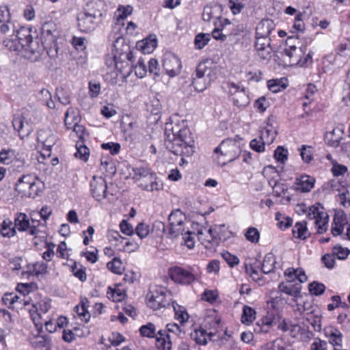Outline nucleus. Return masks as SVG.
Segmentation results:
<instances>
[{
  "mask_svg": "<svg viewBox=\"0 0 350 350\" xmlns=\"http://www.w3.org/2000/svg\"><path fill=\"white\" fill-rule=\"evenodd\" d=\"M186 216L180 209L174 210L168 216L169 229L167 237L174 239L183 235Z\"/></svg>",
  "mask_w": 350,
  "mask_h": 350,
  "instance_id": "39448f33",
  "label": "nucleus"
},
{
  "mask_svg": "<svg viewBox=\"0 0 350 350\" xmlns=\"http://www.w3.org/2000/svg\"><path fill=\"white\" fill-rule=\"evenodd\" d=\"M308 289L311 294L319 296L325 292V286L322 283H319L318 282H312L309 284Z\"/></svg>",
  "mask_w": 350,
  "mask_h": 350,
  "instance_id": "37998d69",
  "label": "nucleus"
},
{
  "mask_svg": "<svg viewBox=\"0 0 350 350\" xmlns=\"http://www.w3.org/2000/svg\"><path fill=\"white\" fill-rule=\"evenodd\" d=\"M148 305L153 310L170 306L172 303V295L170 291L161 286L150 291L146 296Z\"/></svg>",
  "mask_w": 350,
  "mask_h": 350,
  "instance_id": "f03ea898",
  "label": "nucleus"
},
{
  "mask_svg": "<svg viewBox=\"0 0 350 350\" xmlns=\"http://www.w3.org/2000/svg\"><path fill=\"white\" fill-rule=\"evenodd\" d=\"M221 256L224 260L228 263V265L233 267L234 265H237L239 263V260L237 256L231 254L228 252H225L221 253Z\"/></svg>",
  "mask_w": 350,
  "mask_h": 350,
  "instance_id": "5fc2aeb1",
  "label": "nucleus"
},
{
  "mask_svg": "<svg viewBox=\"0 0 350 350\" xmlns=\"http://www.w3.org/2000/svg\"><path fill=\"white\" fill-rule=\"evenodd\" d=\"M114 46L116 51L113 55V60L117 69L121 68L119 67V64L124 62L125 60L133 62L134 53L131 51L130 46L128 44H123L121 49H118L116 45H114Z\"/></svg>",
  "mask_w": 350,
  "mask_h": 350,
  "instance_id": "4468645a",
  "label": "nucleus"
},
{
  "mask_svg": "<svg viewBox=\"0 0 350 350\" xmlns=\"http://www.w3.org/2000/svg\"><path fill=\"white\" fill-rule=\"evenodd\" d=\"M274 158L284 163L288 159V150L282 146H278L274 151Z\"/></svg>",
  "mask_w": 350,
  "mask_h": 350,
  "instance_id": "3c124183",
  "label": "nucleus"
},
{
  "mask_svg": "<svg viewBox=\"0 0 350 350\" xmlns=\"http://www.w3.org/2000/svg\"><path fill=\"white\" fill-rule=\"evenodd\" d=\"M244 235L245 239L252 243H256L259 241L260 232L258 230L254 227L248 228Z\"/></svg>",
  "mask_w": 350,
  "mask_h": 350,
  "instance_id": "4c0bfd02",
  "label": "nucleus"
},
{
  "mask_svg": "<svg viewBox=\"0 0 350 350\" xmlns=\"http://www.w3.org/2000/svg\"><path fill=\"white\" fill-rule=\"evenodd\" d=\"M265 142L261 140L260 138L259 139H254L250 142V148L255 150L257 152H262L265 150Z\"/></svg>",
  "mask_w": 350,
  "mask_h": 350,
  "instance_id": "052dcab7",
  "label": "nucleus"
},
{
  "mask_svg": "<svg viewBox=\"0 0 350 350\" xmlns=\"http://www.w3.org/2000/svg\"><path fill=\"white\" fill-rule=\"evenodd\" d=\"M309 219H324L327 217V214L323 211V207L320 204H317L309 207L307 213Z\"/></svg>",
  "mask_w": 350,
  "mask_h": 350,
  "instance_id": "a878e982",
  "label": "nucleus"
},
{
  "mask_svg": "<svg viewBox=\"0 0 350 350\" xmlns=\"http://www.w3.org/2000/svg\"><path fill=\"white\" fill-rule=\"evenodd\" d=\"M193 141L190 137L189 130L183 129L174 131L172 124H166L165 129V146L176 155H190L193 152Z\"/></svg>",
  "mask_w": 350,
  "mask_h": 350,
  "instance_id": "f257e3e1",
  "label": "nucleus"
},
{
  "mask_svg": "<svg viewBox=\"0 0 350 350\" xmlns=\"http://www.w3.org/2000/svg\"><path fill=\"white\" fill-rule=\"evenodd\" d=\"M101 147L105 150H109L110 153L113 155L117 154L120 150V145L118 143H103Z\"/></svg>",
  "mask_w": 350,
  "mask_h": 350,
  "instance_id": "680f3d73",
  "label": "nucleus"
},
{
  "mask_svg": "<svg viewBox=\"0 0 350 350\" xmlns=\"http://www.w3.org/2000/svg\"><path fill=\"white\" fill-rule=\"evenodd\" d=\"M172 304L176 319L178 320L181 323H184L187 321L189 319V314L186 310L178 304H174V302Z\"/></svg>",
  "mask_w": 350,
  "mask_h": 350,
  "instance_id": "72a5a7b5",
  "label": "nucleus"
},
{
  "mask_svg": "<svg viewBox=\"0 0 350 350\" xmlns=\"http://www.w3.org/2000/svg\"><path fill=\"white\" fill-rule=\"evenodd\" d=\"M315 180L308 175H302L295 180V188L301 192H308L314 187Z\"/></svg>",
  "mask_w": 350,
  "mask_h": 350,
  "instance_id": "412c9836",
  "label": "nucleus"
},
{
  "mask_svg": "<svg viewBox=\"0 0 350 350\" xmlns=\"http://www.w3.org/2000/svg\"><path fill=\"white\" fill-rule=\"evenodd\" d=\"M299 150L301 159L305 163H309L313 160V148L312 146L302 145Z\"/></svg>",
  "mask_w": 350,
  "mask_h": 350,
  "instance_id": "c9c22d12",
  "label": "nucleus"
},
{
  "mask_svg": "<svg viewBox=\"0 0 350 350\" xmlns=\"http://www.w3.org/2000/svg\"><path fill=\"white\" fill-rule=\"evenodd\" d=\"M267 86L272 92L277 93L286 88L284 83H282L280 79H272L267 82Z\"/></svg>",
  "mask_w": 350,
  "mask_h": 350,
  "instance_id": "a18cd8bd",
  "label": "nucleus"
},
{
  "mask_svg": "<svg viewBox=\"0 0 350 350\" xmlns=\"http://www.w3.org/2000/svg\"><path fill=\"white\" fill-rule=\"evenodd\" d=\"M210 40V34L200 33L195 37L194 44L196 49H203Z\"/></svg>",
  "mask_w": 350,
  "mask_h": 350,
  "instance_id": "58836bf2",
  "label": "nucleus"
},
{
  "mask_svg": "<svg viewBox=\"0 0 350 350\" xmlns=\"http://www.w3.org/2000/svg\"><path fill=\"white\" fill-rule=\"evenodd\" d=\"M198 269L197 267H189L188 269H184L175 266L169 269V274L171 279L176 283L190 285L199 277Z\"/></svg>",
  "mask_w": 350,
  "mask_h": 350,
  "instance_id": "7ed1b4c3",
  "label": "nucleus"
},
{
  "mask_svg": "<svg viewBox=\"0 0 350 350\" xmlns=\"http://www.w3.org/2000/svg\"><path fill=\"white\" fill-rule=\"evenodd\" d=\"M311 350H327V342L317 338L311 345Z\"/></svg>",
  "mask_w": 350,
  "mask_h": 350,
  "instance_id": "774afa93",
  "label": "nucleus"
},
{
  "mask_svg": "<svg viewBox=\"0 0 350 350\" xmlns=\"http://www.w3.org/2000/svg\"><path fill=\"white\" fill-rule=\"evenodd\" d=\"M259 265L254 264V265H245V272L250 275V276L255 281L259 280L261 278V275L258 271Z\"/></svg>",
  "mask_w": 350,
  "mask_h": 350,
  "instance_id": "09e8293b",
  "label": "nucleus"
},
{
  "mask_svg": "<svg viewBox=\"0 0 350 350\" xmlns=\"http://www.w3.org/2000/svg\"><path fill=\"white\" fill-rule=\"evenodd\" d=\"M29 226V220L25 213H18L14 219V227L19 231L27 230Z\"/></svg>",
  "mask_w": 350,
  "mask_h": 350,
  "instance_id": "c756f323",
  "label": "nucleus"
},
{
  "mask_svg": "<svg viewBox=\"0 0 350 350\" xmlns=\"http://www.w3.org/2000/svg\"><path fill=\"white\" fill-rule=\"evenodd\" d=\"M306 224H307L305 221L297 222L295 224L292 230L294 237L304 240L308 237L309 233L308 232Z\"/></svg>",
  "mask_w": 350,
  "mask_h": 350,
  "instance_id": "cd10ccee",
  "label": "nucleus"
},
{
  "mask_svg": "<svg viewBox=\"0 0 350 350\" xmlns=\"http://www.w3.org/2000/svg\"><path fill=\"white\" fill-rule=\"evenodd\" d=\"M328 224V217L324 219H319L314 221V224L317 228V232L322 234L327 230Z\"/></svg>",
  "mask_w": 350,
  "mask_h": 350,
  "instance_id": "0e129e2a",
  "label": "nucleus"
},
{
  "mask_svg": "<svg viewBox=\"0 0 350 350\" xmlns=\"http://www.w3.org/2000/svg\"><path fill=\"white\" fill-rule=\"evenodd\" d=\"M256 311L252 308L244 306L243 308V313L241 316V322L243 324L249 325L255 319Z\"/></svg>",
  "mask_w": 350,
  "mask_h": 350,
  "instance_id": "7c9ffc66",
  "label": "nucleus"
},
{
  "mask_svg": "<svg viewBox=\"0 0 350 350\" xmlns=\"http://www.w3.org/2000/svg\"><path fill=\"white\" fill-rule=\"evenodd\" d=\"M191 338L198 345H206V331L204 329L200 328L196 329L193 332L191 333Z\"/></svg>",
  "mask_w": 350,
  "mask_h": 350,
  "instance_id": "f704fd0d",
  "label": "nucleus"
},
{
  "mask_svg": "<svg viewBox=\"0 0 350 350\" xmlns=\"http://www.w3.org/2000/svg\"><path fill=\"white\" fill-rule=\"evenodd\" d=\"M38 142L42 144L43 151L50 156L51 148L56 142V137L50 131L41 130L38 133Z\"/></svg>",
  "mask_w": 350,
  "mask_h": 350,
  "instance_id": "2eb2a0df",
  "label": "nucleus"
},
{
  "mask_svg": "<svg viewBox=\"0 0 350 350\" xmlns=\"http://www.w3.org/2000/svg\"><path fill=\"white\" fill-rule=\"evenodd\" d=\"M102 21L95 18L91 14L83 10L77 16V26L79 29L84 33H90L94 31Z\"/></svg>",
  "mask_w": 350,
  "mask_h": 350,
  "instance_id": "6e6552de",
  "label": "nucleus"
},
{
  "mask_svg": "<svg viewBox=\"0 0 350 350\" xmlns=\"http://www.w3.org/2000/svg\"><path fill=\"white\" fill-rule=\"evenodd\" d=\"M107 268L113 273L116 274H122L124 270L122 262L118 258H114L111 261L107 264Z\"/></svg>",
  "mask_w": 350,
  "mask_h": 350,
  "instance_id": "a19ab883",
  "label": "nucleus"
},
{
  "mask_svg": "<svg viewBox=\"0 0 350 350\" xmlns=\"http://www.w3.org/2000/svg\"><path fill=\"white\" fill-rule=\"evenodd\" d=\"M333 254L337 256L340 260H345L350 254V250L346 247H342L339 245H335L332 249Z\"/></svg>",
  "mask_w": 350,
  "mask_h": 350,
  "instance_id": "49530a36",
  "label": "nucleus"
},
{
  "mask_svg": "<svg viewBox=\"0 0 350 350\" xmlns=\"http://www.w3.org/2000/svg\"><path fill=\"white\" fill-rule=\"evenodd\" d=\"M71 269L73 275L76 278H79L81 282L86 280L87 276L85 273V268L83 267L81 265L75 262L74 265L71 267Z\"/></svg>",
  "mask_w": 350,
  "mask_h": 350,
  "instance_id": "79ce46f5",
  "label": "nucleus"
},
{
  "mask_svg": "<svg viewBox=\"0 0 350 350\" xmlns=\"http://www.w3.org/2000/svg\"><path fill=\"white\" fill-rule=\"evenodd\" d=\"M133 179L136 181H139L145 179L150 183V185H146L144 189L148 191L157 190V183L154 181L153 174L150 172V169L147 167H136L133 170Z\"/></svg>",
  "mask_w": 350,
  "mask_h": 350,
  "instance_id": "f8f14e48",
  "label": "nucleus"
},
{
  "mask_svg": "<svg viewBox=\"0 0 350 350\" xmlns=\"http://www.w3.org/2000/svg\"><path fill=\"white\" fill-rule=\"evenodd\" d=\"M278 289L280 292L284 293L295 297H297L300 295L301 286L298 283L294 284H287L284 282H281L278 286Z\"/></svg>",
  "mask_w": 350,
  "mask_h": 350,
  "instance_id": "b1692460",
  "label": "nucleus"
},
{
  "mask_svg": "<svg viewBox=\"0 0 350 350\" xmlns=\"http://www.w3.org/2000/svg\"><path fill=\"white\" fill-rule=\"evenodd\" d=\"M286 302L284 299L281 295H279L271 297L270 300L267 301V306L269 308L279 310Z\"/></svg>",
  "mask_w": 350,
  "mask_h": 350,
  "instance_id": "de8ad7c7",
  "label": "nucleus"
},
{
  "mask_svg": "<svg viewBox=\"0 0 350 350\" xmlns=\"http://www.w3.org/2000/svg\"><path fill=\"white\" fill-rule=\"evenodd\" d=\"M135 232L140 239H144L146 237L150 232L149 226L144 223H140L137 226Z\"/></svg>",
  "mask_w": 350,
  "mask_h": 350,
  "instance_id": "4d7b16f0",
  "label": "nucleus"
},
{
  "mask_svg": "<svg viewBox=\"0 0 350 350\" xmlns=\"http://www.w3.org/2000/svg\"><path fill=\"white\" fill-rule=\"evenodd\" d=\"M166 329L167 333L173 336L172 340H175L176 338L180 337L182 334V330L176 323H168L166 325Z\"/></svg>",
  "mask_w": 350,
  "mask_h": 350,
  "instance_id": "603ef678",
  "label": "nucleus"
},
{
  "mask_svg": "<svg viewBox=\"0 0 350 350\" xmlns=\"http://www.w3.org/2000/svg\"><path fill=\"white\" fill-rule=\"evenodd\" d=\"M266 350H293L292 349L286 347L284 342L281 339H276L271 343L267 344Z\"/></svg>",
  "mask_w": 350,
  "mask_h": 350,
  "instance_id": "8fccbe9b",
  "label": "nucleus"
},
{
  "mask_svg": "<svg viewBox=\"0 0 350 350\" xmlns=\"http://www.w3.org/2000/svg\"><path fill=\"white\" fill-rule=\"evenodd\" d=\"M107 7L104 0H91L86 3L83 10L102 21L107 14Z\"/></svg>",
  "mask_w": 350,
  "mask_h": 350,
  "instance_id": "9d476101",
  "label": "nucleus"
},
{
  "mask_svg": "<svg viewBox=\"0 0 350 350\" xmlns=\"http://www.w3.org/2000/svg\"><path fill=\"white\" fill-rule=\"evenodd\" d=\"M90 187L92 194L97 201L107 197V186L105 179L102 176H94L90 181Z\"/></svg>",
  "mask_w": 350,
  "mask_h": 350,
  "instance_id": "9b49d317",
  "label": "nucleus"
},
{
  "mask_svg": "<svg viewBox=\"0 0 350 350\" xmlns=\"http://www.w3.org/2000/svg\"><path fill=\"white\" fill-rule=\"evenodd\" d=\"M157 334L155 336L157 347L161 350H170L173 336L170 333H167V329L159 330Z\"/></svg>",
  "mask_w": 350,
  "mask_h": 350,
  "instance_id": "a211bd4d",
  "label": "nucleus"
},
{
  "mask_svg": "<svg viewBox=\"0 0 350 350\" xmlns=\"http://www.w3.org/2000/svg\"><path fill=\"white\" fill-rule=\"evenodd\" d=\"M163 67L166 74L173 77L180 72L181 63L180 59L174 55H165L163 61Z\"/></svg>",
  "mask_w": 350,
  "mask_h": 350,
  "instance_id": "ddd939ff",
  "label": "nucleus"
},
{
  "mask_svg": "<svg viewBox=\"0 0 350 350\" xmlns=\"http://www.w3.org/2000/svg\"><path fill=\"white\" fill-rule=\"evenodd\" d=\"M85 41L84 38L74 36L72 44L77 50L83 51L86 49Z\"/></svg>",
  "mask_w": 350,
  "mask_h": 350,
  "instance_id": "13d9d810",
  "label": "nucleus"
},
{
  "mask_svg": "<svg viewBox=\"0 0 350 350\" xmlns=\"http://www.w3.org/2000/svg\"><path fill=\"white\" fill-rule=\"evenodd\" d=\"M89 149L85 146H80L77 147V152L75 153V156L77 158H79L83 161H87L89 157Z\"/></svg>",
  "mask_w": 350,
  "mask_h": 350,
  "instance_id": "6e6d98bb",
  "label": "nucleus"
},
{
  "mask_svg": "<svg viewBox=\"0 0 350 350\" xmlns=\"http://www.w3.org/2000/svg\"><path fill=\"white\" fill-rule=\"evenodd\" d=\"M211 64L208 61L200 62L197 68V74L200 77H204L209 81V84L217 77V73L212 66H208Z\"/></svg>",
  "mask_w": 350,
  "mask_h": 350,
  "instance_id": "aec40b11",
  "label": "nucleus"
},
{
  "mask_svg": "<svg viewBox=\"0 0 350 350\" xmlns=\"http://www.w3.org/2000/svg\"><path fill=\"white\" fill-rule=\"evenodd\" d=\"M44 49V44L40 42L38 36H36L35 38L32 37L31 40H29L27 44L24 46L22 49H24L26 53H29L31 55H34L36 59L41 55Z\"/></svg>",
  "mask_w": 350,
  "mask_h": 350,
  "instance_id": "dca6fc26",
  "label": "nucleus"
},
{
  "mask_svg": "<svg viewBox=\"0 0 350 350\" xmlns=\"http://www.w3.org/2000/svg\"><path fill=\"white\" fill-rule=\"evenodd\" d=\"M271 24L272 22L267 20L262 21L256 27V40L255 42L256 51L270 47L271 39L269 38V36L271 31L270 29Z\"/></svg>",
  "mask_w": 350,
  "mask_h": 350,
  "instance_id": "423d86ee",
  "label": "nucleus"
},
{
  "mask_svg": "<svg viewBox=\"0 0 350 350\" xmlns=\"http://www.w3.org/2000/svg\"><path fill=\"white\" fill-rule=\"evenodd\" d=\"M157 46V39L156 38H146L143 40H140L137 42V48L139 49L142 51V53H152Z\"/></svg>",
  "mask_w": 350,
  "mask_h": 350,
  "instance_id": "393cba45",
  "label": "nucleus"
},
{
  "mask_svg": "<svg viewBox=\"0 0 350 350\" xmlns=\"http://www.w3.org/2000/svg\"><path fill=\"white\" fill-rule=\"evenodd\" d=\"M275 321V315L272 312H267V314L256 323L255 331L257 332H267L269 327Z\"/></svg>",
  "mask_w": 350,
  "mask_h": 350,
  "instance_id": "5701e85b",
  "label": "nucleus"
},
{
  "mask_svg": "<svg viewBox=\"0 0 350 350\" xmlns=\"http://www.w3.org/2000/svg\"><path fill=\"white\" fill-rule=\"evenodd\" d=\"M38 180L34 174H27L21 177L16 183V190L19 193H27L29 187Z\"/></svg>",
  "mask_w": 350,
  "mask_h": 350,
  "instance_id": "6ab92c4d",
  "label": "nucleus"
},
{
  "mask_svg": "<svg viewBox=\"0 0 350 350\" xmlns=\"http://www.w3.org/2000/svg\"><path fill=\"white\" fill-rule=\"evenodd\" d=\"M192 84L198 92H203L209 85V81L204 77H200L196 70V77L193 78Z\"/></svg>",
  "mask_w": 350,
  "mask_h": 350,
  "instance_id": "2f4dec72",
  "label": "nucleus"
},
{
  "mask_svg": "<svg viewBox=\"0 0 350 350\" xmlns=\"http://www.w3.org/2000/svg\"><path fill=\"white\" fill-rule=\"evenodd\" d=\"M276 263L275 257L272 253L267 254L261 264V272L268 274L274 270Z\"/></svg>",
  "mask_w": 350,
  "mask_h": 350,
  "instance_id": "bb28decb",
  "label": "nucleus"
},
{
  "mask_svg": "<svg viewBox=\"0 0 350 350\" xmlns=\"http://www.w3.org/2000/svg\"><path fill=\"white\" fill-rule=\"evenodd\" d=\"M324 334L329 343L334 347H342V334L338 329L332 326L326 327L324 328Z\"/></svg>",
  "mask_w": 350,
  "mask_h": 350,
  "instance_id": "f3484780",
  "label": "nucleus"
},
{
  "mask_svg": "<svg viewBox=\"0 0 350 350\" xmlns=\"http://www.w3.org/2000/svg\"><path fill=\"white\" fill-rule=\"evenodd\" d=\"M52 24L45 23L42 27V36L44 38L49 37V40L51 42H55V36L52 35Z\"/></svg>",
  "mask_w": 350,
  "mask_h": 350,
  "instance_id": "e2e57ef3",
  "label": "nucleus"
},
{
  "mask_svg": "<svg viewBox=\"0 0 350 350\" xmlns=\"http://www.w3.org/2000/svg\"><path fill=\"white\" fill-rule=\"evenodd\" d=\"M276 135H277L276 131H274L272 129H269L268 127H266L261 131V135H260V137L261 140L265 142V144L267 143V144H270L274 141V139L276 137Z\"/></svg>",
  "mask_w": 350,
  "mask_h": 350,
  "instance_id": "e433bc0d",
  "label": "nucleus"
},
{
  "mask_svg": "<svg viewBox=\"0 0 350 350\" xmlns=\"http://www.w3.org/2000/svg\"><path fill=\"white\" fill-rule=\"evenodd\" d=\"M12 125L14 130L17 131L21 139L29 135L30 131L29 129H25L24 126V120L23 116H17L14 118Z\"/></svg>",
  "mask_w": 350,
  "mask_h": 350,
  "instance_id": "c85d7f7f",
  "label": "nucleus"
},
{
  "mask_svg": "<svg viewBox=\"0 0 350 350\" xmlns=\"http://www.w3.org/2000/svg\"><path fill=\"white\" fill-rule=\"evenodd\" d=\"M0 233L4 237H13L16 233L15 227L10 220H4L0 226Z\"/></svg>",
  "mask_w": 350,
  "mask_h": 350,
  "instance_id": "473e14b6",
  "label": "nucleus"
},
{
  "mask_svg": "<svg viewBox=\"0 0 350 350\" xmlns=\"http://www.w3.org/2000/svg\"><path fill=\"white\" fill-rule=\"evenodd\" d=\"M219 229H226L225 224L221 225H214L208 229V234L211 237V240L214 239H221V237L219 236Z\"/></svg>",
  "mask_w": 350,
  "mask_h": 350,
  "instance_id": "69168bd1",
  "label": "nucleus"
},
{
  "mask_svg": "<svg viewBox=\"0 0 350 350\" xmlns=\"http://www.w3.org/2000/svg\"><path fill=\"white\" fill-rule=\"evenodd\" d=\"M230 90L229 92L233 95V103L238 107H245L250 103L249 96L245 92V88H240L234 83L228 84Z\"/></svg>",
  "mask_w": 350,
  "mask_h": 350,
  "instance_id": "1a4fd4ad",
  "label": "nucleus"
},
{
  "mask_svg": "<svg viewBox=\"0 0 350 350\" xmlns=\"http://www.w3.org/2000/svg\"><path fill=\"white\" fill-rule=\"evenodd\" d=\"M321 261L326 268L332 269L334 267L336 259L333 253L326 254L322 256Z\"/></svg>",
  "mask_w": 350,
  "mask_h": 350,
  "instance_id": "864d4df0",
  "label": "nucleus"
},
{
  "mask_svg": "<svg viewBox=\"0 0 350 350\" xmlns=\"http://www.w3.org/2000/svg\"><path fill=\"white\" fill-rule=\"evenodd\" d=\"M132 67L134 68L136 76L139 78L144 77L147 72L144 60L142 57H139L135 66L132 64Z\"/></svg>",
  "mask_w": 350,
  "mask_h": 350,
  "instance_id": "c03bdc74",
  "label": "nucleus"
},
{
  "mask_svg": "<svg viewBox=\"0 0 350 350\" xmlns=\"http://www.w3.org/2000/svg\"><path fill=\"white\" fill-rule=\"evenodd\" d=\"M31 29L29 28L22 27L18 31L16 35V39L5 40V45L12 51H20L24 46L27 45L29 40L32 38Z\"/></svg>",
  "mask_w": 350,
  "mask_h": 350,
  "instance_id": "0eeeda50",
  "label": "nucleus"
},
{
  "mask_svg": "<svg viewBox=\"0 0 350 350\" xmlns=\"http://www.w3.org/2000/svg\"><path fill=\"white\" fill-rule=\"evenodd\" d=\"M140 334L142 336L148 338H154L156 336L155 325L152 323L142 325L139 329Z\"/></svg>",
  "mask_w": 350,
  "mask_h": 350,
  "instance_id": "ea45409f",
  "label": "nucleus"
},
{
  "mask_svg": "<svg viewBox=\"0 0 350 350\" xmlns=\"http://www.w3.org/2000/svg\"><path fill=\"white\" fill-rule=\"evenodd\" d=\"M214 152L220 153L225 157L224 161H217L219 165H224L235 160L241 153V150L236 141L228 139L224 140L218 147L215 148Z\"/></svg>",
  "mask_w": 350,
  "mask_h": 350,
  "instance_id": "20e7f679",
  "label": "nucleus"
},
{
  "mask_svg": "<svg viewBox=\"0 0 350 350\" xmlns=\"http://www.w3.org/2000/svg\"><path fill=\"white\" fill-rule=\"evenodd\" d=\"M10 20V14L7 6H0V23H8Z\"/></svg>",
  "mask_w": 350,
  "mask_h": 350,
  "instance_id": "338daca9",
  "label": "nucleus"
},
{
  "mask_svg": "<svg viewBox=\"0 0 350 350\" xmlns=\"http://www.w3.org/2000/svg\"><path fill=\"white\" fill-rule=\"evenodd\" d=\"M305 53L301 47L289 46L284 50V54L289 59L291 65H297L301 62V55Z\"/></svg>",
  "mask_w": 350,
  "mask_h": 350,
  "instance_id": "4be33fe9",
  "label": "nucleus"
},
{
  "mask_svg": "<svg viewBox=\"0 0 350 350\" xmlns=\"http://www.w3.org/2000/svg\"><path fill=\"white\" fill-rule=\"evenodd\" d=\"M148 71L150 74L153 75L154 79L159 77V68L158 67V62L155 59H150L148 62Z\"/></svg>",
  "mask_w": 350,
  "mask_h": 350,
  "instance_id": "bf43d9fd",
  "label": "nucleus"
}]
</instances>
